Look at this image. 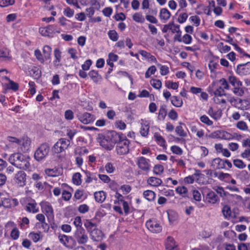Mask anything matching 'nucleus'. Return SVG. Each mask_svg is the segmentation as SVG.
Segmentation results:
<instances>
[{"mask_svg":"<svg viewBox=\"0 0 250 250\" xmlns=\"http://www.w3.org/2000/svg\"><path fill=\"white\" fill-rule=\"evenodd\" d=\"M29 158L28 156L21 153H15L10 156L8 160L12 165L17 168L26 170L30 167Z\"/></svg>","mask_w":250,"mask_h":250,"instance_id":"obj_1","label":"nucleus"},{"mask_svg":"<svg viewBox=\"0 0 250 250\" xmlns=\"http://www.w3.org/2000/svg\"><path fill=\"white\" fill-rule=\"evenodd\" d=\"M208 92L211 95H214V101L217 104H225L226 101L224 99L219 100L217 97H221L223 95H225V92L224 89L221 86H218L215 83H212L208 88Z\"/></svg>","mask_w":250,"mask_h":250,"instance_id":"obj_2","label":"nucleus"},{"mask_svg":"<svg viewBox=\"0 0 250 250\" xmlns=\"http://www.w3.org/2000/svg\"><path fill=\"white\" fill-rule=\"evenodd\" d=\"M130 141L126 136L123 135L121 139L117 143L116 150L118 154L122 155L129 152V145Z\"/></svg>","mask_w":250,"mask_h":250,"instance_id":"obj_3","label":"nucleus"},{"mask_svg":"<svg viewBox=\"0 0 250 250\" xmlns=\"http://www.w3.org/2000/svg\"><path fill=\"white\" fill-rule=\"evenodd\" d=\"M49 150L50 146L47 143L42 144L35 151L34 158L39 162L42 160L48 155Z\"/></svg>","mask_w":250,"mask_h":250,"instance_id":"obj_4","label":"nucleus"},{"mask_svg":"<svg viewBox=\"0 0 250 250\" xmlns=\"http://www.w3.org/2000/svg\"><path fill=\"white\" fill-rule=\"evenodd\" d=\"M73 238L79 244L86 243L89 239L85 229L82 227L76 229L73 235Z\"/></svg>","mask_w":250,"mask_h":250,"instance_id":"obj_5","label":"nucleus"},{"mask_svg":"<svg viewBox=\"0 0 250 250\" xmlns=\"http://www.w3.org/2000/svg\"><path fill=\"white\" fill-rule=\"evenodd\" d=\"M39 32L43 36H49L55 33H60V29L56 25H49L46 27L40 28Z\"/></svg>","mask_w":250,"mask_h":250,"instance_id":"obj_6","label":"nucleus"},{"mask_svg":"<svg viewBox=\"0 0 250 250\" xmlns=\"http://www.w3.org/2000/svg\"><path fill=\"white\" fill-rule=\"evenodd\" d=\"M146 228L153 233H159L162 230V227L155 220L150 219L146 224Z\"/></svg>","mask_w":250,"mask_h":250,"instance_id":"obj_7","label":"nucleus"},{"mask_svg":"<svg viewBox=\"0 0 250 250\" xmlns=\"http://www.w3.org/2000/svg\"><path fill=\"white\" fill-rule=\"evenodd\" d=\"M97 140L100 145L105 149L110 150L113 148L109 139H108V136L106 134L104 135H99Z\"/></svg>","mask_w":250,"mask_h":250,"instance_id":"obj_8","label":"nucleus"},{"mask_svg":"<svg viewBox=\"0 0 250 250\" xmlns=\"http://www.w3.org/2000/svg\"><path fill=\"white\" fill-rule=\"evenodd\" d=\"M236 72L240 76L250 75V62L238 64Z\"/></svg>","mask_w":250,"mask_h":250,"instance_id":"obj_9","label":"nucleus"},{"mask_svg":"<svg viewBox=\"0 0 250 250\" xmlns=\"http://www.w3.org/2000/svg\"><path fill=\"white\" fill-rule=\"evenodd\" d=\"M26 174L23 171H19L16 173L14 177V181L19 186L22 187L26 185Z\"/></svg>","mask_w":250,"mask_h":250,"instance_id":"obj_10","label":"nucleus"},{"mask_svg":"<svg viewBox=\"0 0 250 250\" xmlns=\"http://www.w3.org/2000/svg\"><path fill=\"white\" fill-rule=\"evenodd\" d=\"M106 134L113 147L121 139L123 135L122 133H118L115 131H109Z\"/></svg>","mask_w":250,"mask_h":250,"instance_id":"obj_11","label":"nucleus"},{"mask_svg":"<svg viewBox=\"0 0 250 250\" xmlns=\"http://www.w3.org/2000/svg\"><path fill=\"white\" fill-rule=\"evenodd\" d=\"M149 160L144 157L137 158V165L142 170L147 171L150 170V165L149 164Z\"/></svg>","mask_w":250,"mask_h":250,"instance_id":"obj_12","label":"nucleus"},{"mask_svg":"<svg viewBox=\"0 0 250 250\" xmlns=\"http://www.w3.org/2000/svg\"><path fill=\"white\" fill-rule=\"evenodd\" d=\"M78 119L83 124H91L95 120V116L88 112H84L79 115Z\"/></svg>","mask_w":250,"mask_h":250,"instance_id":"obj_13","label":"nucleus"},{"mask_svg":"<svg viewBox=\"0 0 250 250\" xmlns=\"http://www.w3.org/2000/svg\"><path fill=\"white\" fill-rule=\"evenodd\" d=\"M91 239L94 241H101L103 237L104 234L102 231L98 229H93L89 232Z\"/></svg>","mask_w":250,"mask_h":250,"instance_id":"obj_14","label":"nucleus"},{"mask_svg":"<svg viewBox=\"0 0 250 250\" xmlns=\"http://www.w3.org/2000/svg\"><path fill=\"white\" fill-rule=\"evenodd\" d=\"M42 208L48 218L53 217V209L48 203H45L43 204L42 206Z\"/></svg>","mask_w":250,"mask_h":250,"instance_id":"obj_15","label":"nucleus"},{"mask_svg":"<svg viewBox=\"0 0 250 250\" xmlns=\"http://www.w3.org/2000/svg\"><path fill=\"white\" fill-rule=\"evenodd\" d=\"M211 167L215 169H223L225 168V166L224 165V160L219 158L213 159L211 164Z\"/></svg>","mask_w":250,"mask_h":250,"instance_id":"obj_16","label":"nucleus"},{"mask_svg":"<svg viewBox=\"0 0 250 250\" xmlns=\"http://www.w3.org/2000/svg\"><path fill=\"white\" fill-rule=\"evenodd\" d=\"M208 114L215 120L220 119L222 116V111L220 109L214 110L212 107H210L208 111Z\"/></svg>","mask_w":250,"mask_h":250,"instance_id":"obj_17","label":"nucleus"},{"mask_svg":"<svg viewBox=\"0 0 250 250\" xmlns=\"http://www.w3.org/2000/svg\"><path fill=\"white\" fill-rule=\"evenodd\" d=\"M25 209L27 211L29 212H32L33 213H36L39 211V209L37 207V204L34 200H33L32 202L27 203L25 207Z\"/></svg>","mask_w":250,"mask_h":250,"instance_id":"obj_18","label":"nucleus"},{"mask_svg":"<svg viewBox=\"0 0 250 250\" xmlns=\"http://www.w3.org/2000/svg\"><path fill=\"white\" fill-rule=\"evenodd\" d=\"M236 108L242 110H247L250 108V104L248 101L240 99L238 104H236Z\"/></svg>","mask_w":250,"mask_h":250,"instance_id":"obj_19","label":"nucleus"},{"mask_svg":"<svg viewBox=\"0 0 250 250\" xmlns=\"http://www.w3.org/2000/svg\"><path fill=\"white\" fill-rule=\"evenodd\" d=\"M106 196V193L103 191H97L94 193V198L96 202L103 203L104 201Z\"/></svg>","mask_w":250,"mask_h":250,"instance_id":"obj_20","label":"nucleus"},{"mask_svg":"<svg viewBox=\"0 0 250 250\" xmlns=\"http://www.w3.org/2000/svg\"><path fill=\"white\" fill-rule=\"evenodd\" d=\"M206 200L210 203L215 204L219 200V198L214 191H211L207 194Z\"/></svg>","mask_w":250,"mask_h":250,"instance_id":"obj_21","label":"nucleus"},{"mask_svg":"<svg viewBox=\"0 0 250 250\" xmlns=\"http://www.w3.org/2000/svg\"><path fill=\"white\" fill-rule=\"evenodd\" d=\"M30 140L28 137H24L22 139L20 140V143L19 145H21L23 148L22 151L23 152H26L29 149L30 145Z\"/></svg>","mask_w":250,"mask_h":250,"instance_id":"obj_22","label":"nucleus"},{"mask_svg":"<svg viewBox=\"0 0 250 250\" xmlns=\"http://www.w3.org/2000/svg\"><path fill=\"white\" fill-rule=\"evenodd\" d=\"M147 182L152 186L158 187L162 184V181L158 178L150 177L148 179Z\"/></svg>","mask_w":250,"mask_h":250,"instance_id":"obj_23","label":"nucleus"},{"mask_svg":"<svg viewBox=\"0 0 250 250\" xmlns=\"http://www.w3.org/2000/svg\"><path fill=\"white\" fill-rule=\"evenodd\" d=\"M88 76L95 83H97L102 79L101 76L99 74L98 72L94 70L89 71L88 73Z\"/></svg>","mask_w":250,"mask_h":250,"instance_id":"obj_24","label":"nucleus"},{"mask_svg":"<svg viewBox=\"0 0 250 250\" xmlns=\"http://www.w3.org/2000/svg\"><path fill=\"white\" fill-rule=\"evenodd\" d=\"M170 12L166 8H162L160 10L159 17L161 20L167 21L170 17Z\"/></svg>","mask_w":250,"mask_h":250,"instance_id":"obj_25","label":"nucleus"},{"mask_svg":"<svg viewBox=\"0 0 250 250\" xmlns=\"http://www.w3.org/2000/svg\"><path fill=\"white\" fill-rule=\"evenodd\" d=\"M165 245L167 250L171 249L173 248V247H178L177 245L175 243L174 239L171 236H168L167 238Z\"/></svg>","mask_w":250,"mask_h":250,"instance_id":"obj_26","label":"nucleus"},{"mask_svg":"<svg viewBox=\"0 0 250 250\" xmlns=\"http://www.w3.org/2000/svg\"><path fill=\"white\" fill-rule=\"evenodd\" d=\"M143 196L148 201H152L154 200L156 194L154 191L147 190L143 192Z\"/></svg>","mask_w":250,"mask_h":250,"instance_id":"obj_27","label":"nucleus"},{"mask_svg":"<svg viewBox=\"0 0 250 250\" xmlns=\"http://www.w3.org/2000/svg\"><path fill=\"white\" fill-rule=\"evenodd\" d=\"M171 103L174 106L177 107H181L183 104L182 99L176 96L171 97Z\"/></svg>","mask_w":250,"mask_h":250,"instance_id":"obj_28","label":"nucleus"},{"mask_svg":"<svg viewBox=\"0 0 250 250\" xmlns=\"http://www.w3.org/2000/svg\"><path fill=\"white\" fill-rule=\"evenodd\" d=\"M154 137L159 145L164 148H166V141L161 135L158 133H155Z\"/></svg>","mask_w":250,"mask_h":250,"instance_id":"obj_29","label":"nucleus"},{"mask_svg":"<svg viewBox=\"0 0 250 250\" xmlns=\"http://www.w3.org/2000/svg\"><path fill=\"white\" fill-rule=\"evenodd\" d=\"M167 113L166 106L165 105L161 106L159 110L158 120H164L167 115Z\"/></svg>","mask_w":250,"mask_h":250,"instance_id":"obj_30","label":"nucleus"},{"mask_svg":"<svg viewBox=\"0 0 250 250\" xmlns=\"http://www.w3.org/2000/svg\"><path fill=\"white\" fill-rule=\"evenodd\" d=\"M52 49L49 45H45L43 48V54L45 60H48L51 58Z\"/></svg>","mask_w":250,"mask_h":250,"instance_id":"obj_31","label":"nucleus"},{"mask_svg":"<svg viewBox=\"0 0 250 250\" xmlns=\"http://www.w3.org/2000/svg\"><path fill=\"white\" fill-rule=\"evenodd\" d=\"M222 212L225 218L229 219L231 216V210L230 207L228 205H225L222 209Z\"/></svg>","mask_w":250,"mask_h":250,"instance_id":"obj_32","label":"nucleus"},{"mask_svg":"<svg viewBox=\"0 0 250 250\" xmlns=\"http://www.w3.org/2000/svg\"><path fill=\"white\" fill-rule=\"evenodd\" d=\"M84 226L86 229L87 230L90 232L91 230L97 227V224L92 222V220H86L84 223Z\"/></svg>","mask_w":250,"mask_h":250,"instance_id":"obj_33","label":"nucleus"},{"mask_svg":"<svg viewBox=\"0 0 250 250\" xmlns=\"http://www.w3.org/2000/svg\"><path fill=\"white\" fill-rule=\"evenodd\" d=\"M229 82L233 86H242V83L234 76H229Z\"/></svg>","mask_w":250,"mask_h":250,"instance_id":"obj_34","label":"nucleus"},{"mask_svg":"<svg viewBox=\"0 0 250 250\" xmlns=\"http://www.w3.org/2000/svg\"><path fill=\"white\" fill-rule=\"evenodd\" d=\"M217 135L220 138L225 140H229L232 138V136L230 133L224 130H218Z\"/></svg>","mask_w":250,"mask_h":250,"instance_id":"obj_35","label":"nucleus"},{"mask_svg":"<svg viewBox=\"0 0 250 250\" xmlns=\"http://www.w3.org/2000/svg\"><path fill=\"white\" fill-rule=\"evenodd\" d=\"M133 20L139 23H144L145 22V18L141 13H135L132 16Z\"/></svg>","mask_w":250,"mask_h":250,"instance_id":"obj_36","label":"nucleus"},{"mask_svg":"<svg viewBox=\"0 0 250 250\" xmlns=\"http://www.w3.org/2000/svg\"><path fill=\"white\" fill-rule=\"evenodd\" d=\"M237 177L242 181L248 180L250 178L248 172L246 170L240 171L239 173L237 174Z\"/></svg>","mask_w":250,"mask_h":250,"instance_id":"obj_37","label":"nucleus"},{"mask_svg":"<svg viewBox=\"0 0 250 250\" xmlns=\"http://www.w3.org/2000/svg\"><path fill=\"white\" fill-rule=\"evenodd\" d=\"M46 173L48 174L49 176L56 177L59 176L61 173V170H59L57 168H54L53 169H47L46 170Z\"/></svg>","mask_w":250,"mask_h":250,"instance_id":"obj_38","label":"nucleus"},{"mask_svg":"<svg viewBox=\"0 0 250 250\" xmlns=\"http://www.w3.org/2000/svg\"><path fill=\"white\" fill-rule=\"evenodd\" d=\"M30 74L35 79H38L41 77V71L37 67H34L31 70Z\"/></svg>","mask_w":250,"mask_h":250,"instance_id":"obj_39","label":"nucleus"},{"mask_svg":"<svg viewBox=\"0 0 250 250\" xmlns=\"http://www.w3.org/2000/svg\"><path fill=\"white\" fill-rule=\"evenodd\" d=\"M58 141L60 145H61L62 148H63V151L68 148L70 144V140H67L65 138H61Z\"/></svg>","mask_w":250,"mask_h":250,"instance_id":"obj_40","label":"nucleus"},{"mask_svg":"<svg viewBox=\"0 0 250 250\" xmlns=\"http://www.w3.org/2000/svg\"><path fill=\"white\" fill-rule=\"evenodd\" d=\"M72 180L74 184L80 185L82 183L81 174L79 172L74 174L72 177Z\"/></svg>","mask_w":250,"mask_h":250,"instance_id":"obj_41","label":"nucleus"},{"mask_svg":"<svg viewBox=\"0 0 250 250\" xmlns=\"http://www.w3.org/2000/svg\"><path fill=\"white\" fill-rule=\"evenodd\" d=\"M54 54L56 59L54 61V63L58 65V63L60 62L61 60V52L59 49L56 48L54 51Z\"/></svg>","mask_w":250,"mask_h":250,"instance_id":"obj_42","label":"nucleus"},{"mask_svg":"<svg viewBox=\"0 0 250 250\" xmlns=\"http://www.w3.org/2000/svg\"><path fill=\"white\" fill-rule=\"evenodd\" d=\"M149 126L148 125H142L140 129V133L142 136L146 137L148 135Z\"/></svg>","mask_w":250,"mask_h":250,"instance_id":"obj_43","label":"nucleus"},{"mask_svg":"<svg viewBox=\"0 0 250 250\" xmlns=\"http://www.w3.org/2000/svg\"><path fill=\"white\" fill-rule=\"evenodd\" d=\"M52 149L53 153L57 154L63 151V148H62V146L60 145L59 141L55 144Z\"/></svg>","mask_w":250,"mask_h":250,"instance_id":"obj_44","label":"nucleus"},{"mask_svg":"<svg viewBox=\"0 0 250 250\" xmlns=\"http://www.w3.org/2000/svg\"><path fill=\"white\" fill-rule=\"evenodd\" d=\"M108 35L110 39L113 42H116L118 39V35L114 30H109L108 32Z\"/></svg>","mask_w":250,"mask_h":250,"instance_id":"obj_45","label":"nucleus"},{"mask_svg":"<svg viewBox=\"0 0 250 250\" xmlns=\"http://www.w3.org/2000/svg\"><path fill=\"white\" fill-rule=\"evenodd\" d=\"M166 86L168 88H171L173 90L178 89L179 85L177 83L172 82L170 81H166L165 83Z\"/></svg>","mask_w":250,"mask_h":250,"instance_id":"obj_46","label":"nucleus"},{"mask_svg":"<svg viewBox=\"0 0 250 250\" xmlns=\"http://www.w3.org/2000/svg\"><path fill=\"white\" fill-rule=\"evenodd\" d=\"M233 162L234 165L238 168L243 169L246 167V164L241 160L235 159Z\"/></svg>","mask_w":250,"mask_h":250,"instance_id":"obj_47","label":"nucleus"},{"mask_svg":"<svg viewBox=\"0 0 250 250\" xmlns=\"http://www.w3.org/2000/svg\"><path fill=\"white\" fill-rule=\"evenodd\" d=\"M29 237L35 242L36 243L39 241L41 237V233H34L33 232H30L29 234Z\"/></svg>","mask_w":250,"mask_h":250,"instance_id":"obj_48","label":"nucleus"},{"mask_svg":"<svg viewBox=\"0 0 250 250\" xmlns=\"http://www.w3.org/2000/svg\"><path fill=\"white\" fill-rule=\"evenodd\" d=\"M34 54L36 56V59L40 61L41 63H43L44 61L45 60L44 56H42V55L41 52V51L39 49H36L34 51Z\"/></svg>","mask_w":250,"mask_h":250,"instance_id":"obj_49","label":"nucleus"},{"mask_svg":"<svg viewBox=\"0 0 250 250\" xmlns=\"http://www.w3.org/2000/svg\"><path fill=\"white\" fill-rule=\"evenodd\" d=\"M175 132L177 134L181 137H185L187 135V133L184 130L182 126L181 125H178L176 127Z\"/></svg>","mask_w":250,"mask_h":250,"instance_id":"obj_50","label":"nucleus"},{"mask_svg":"<svg viewBox=\"0 0 250 250\" xmlns=\"http://www.w3.org/2000/svg\"><path fill=\"white\" fill-rule=\"evenodd\" d=\"M233 93L237 96H242L244 94V91L242 88V86H233Z\"/></svg>","mask_w":250,"mask_h":250,"instance_id":"obj_51","label":"nucleus"},{"mask_svg":"<svg viewBox=\"0 0 250 250\" xmlns=\"http://www.w3.org/2000/svg\"><path fill=\"white\" fill-rule=\"evenodd\" d=\"M200 121L207 125L210 126L212 125L213 122L211 121L207 116L204 115L200 117Z\"/></svg>","mask_w":250,"mask_h":250,"instance_id":"obj_52","label":"nucleus"},{"mask_svg":"<svg viewBox=\"0 0 250 250\" xmlns=\"http://www.w3.org/2000/svg\"><path fill=\"white\" fill-rule=\"evenodd\" d=\"M164 167L161 165H155L153 168V172L156 175H160L164 171Z\"/></svg>","mask_w":250,"mask_h":250,"instance_id":"obj_53","label":"nucleus"},{"mask_svg":"<svg viewBox=\"0 0 250 250\" xmlns=\"http://www.w3.org/2000/svg\"><path fill=\"white\" fill-rule=\"evenodd\" d=\"M151 85L155 88L159 89L162 86V83L160 80L152 79L150 81Z\"/></svg>","mask_w":250,"mask_h":250,"instance_id":"obj_54","label":"nucleus"},{"mask_svg":"<svg viewBox=\"0 0 250 250\" xmlns=\"http://www.w3.org/2000/svg\"><path fill=\"white\" fill-rule=\"evenodd\" d=\"M63 14L66 17L68 18H71L74 14V11L71 9L70 7H67L64 9Z\"/></svg>","mask_w":250,"mask_h":250,"instance_id":"obj_55","label":"nucleus"},{"mask_svg":"<svg viewBox=\"0 0 250 250\" xmlns=\"http://www.w3.org/2000/svg\"><path fill=\"white\" fill-rule=\"evenodd\" d=\"M236 126L238 128L242 130H247L248 126L246 123L244 121H239L237 123Z\"/></svg>","mask_w":250,"mask_h":250,"instance_id":"obj_56","label":"nucleus"},{"mask_svg":"<svg viewBox=\"0 0 250 250\" xmlns=\"http://www.w3.org/2000/svg\"><path fill=\"white\" fill-rule=\"evenodd\" d=\"M171 151L177 155H181L183 153L182 149L178 146H173L171 147L170 148Z\"/></svg>","mask_w":250,"mask_h":250,"instance_id":"obj_57","label":"nucleus"},{"mask_svg":"<svg viewBox=\"0 0 250 250\" xmlns=\"http://www.w3.org/2000/svg\"><path fill=\"white\" fill-rule=\"evenodd\" d=\"M105 169L107 173H111L115 170V167L111 163L108 162L105 165Z\"/></svg>","mask_w":250,"mask_h":250,"instance_id":"obj_58","label":"nucleus"},{"mask_svg":"<svg viewBox=\"0 0 250 250\" xmlns=\"http://www.w3.org/2000/svg\"><path fill=\"white\" fill-rule=\"evenodd\" d=\"M14 3V0H0V6L6 7L9 5H13Z\"/></svg>","mask_w":250,"mask_h":250,"instance_id":"obj_59","label":"nucleus"},{"mask_svg":"<svg viewBox=\"0 0 250 250\" xmlns=\"http://www.w3.org/2000/svg\"><path fill=\"white\" fill-rule=\"evenodd\" d=\"M176 191L179 193V194L182 195V194H186L188 192L187 188L184 187H178L176 188ZM184 197L186 196V195H183Z\"/></svg>","mask_w":250,"mask_h":250,"instance_id":"obj_60","label":"nucleus"},{"mask_svg":"<svg viewBox=\"0 0 250 250\" xmlns=\"http://www.w3.org/2000/svg\"><path fill=\"white\" fill-rule=\"evenodd\" d=\"M158 65L160 66V73L162 75H166L169 73V68L167 66L160 64H158Z\"/></svg>","mask_w":250,"mask_h":250,"instance_id":"obj_61","label":"nucleus"},{"mask_svg":"<svg viewBox=\"0 0 250 250\" xmlns=\"http://www.w3.org/2000/svg\"><path fill=\"white\" fill-rule=\"evenodd\" d=\"M64 117L67 120H71L74 118V113L72 110H67L64 112Z\"/></svg>","mask_w":250,"mask_h":250,"instance_id":"obj_62","label":"nucleus"},{"mask_svg":"<svg viewBox=\"0 0 250 250\" xmlns=\"http://www.w3.org/2000/svg\"><path fill=\"white\" fill-rule=\"evenodd\" d=\"M68 53L70 55V57L72 59L76 60L78 58L77 56V51L75 49L73 48H69L68 50Z\"/></svg>","mask_w":250,"mask_h":250,"instance_id":"obj_63","label":"nucleus"},{"mask_svg":"<svg viewBox=\"0 0 250 250\" xmlns=\"http://www.w3.org/2000/svg\"><path fill=\"white\" fill-rule=\"evenodd\" d=\"M192 38L190 35L186 34L182 38V42L186 44H189L191 42Z\"/></svg>","mask_w":250,"mask_h":250,"instance_id":"obj_64","label":"nucleus"}]
</instances>
